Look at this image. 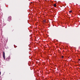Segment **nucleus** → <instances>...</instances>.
<instances>
[{
  "mask_svg": "<svg viewBox=\"0 0 80 80\" xmlns=\"http://www.w3.org/2000/svg\"><path fill=\"white\" fill-rule=\"evenodd\" d=\"M69 13H72V11H69Z\"/></svg>",
  "mask_w": 80,
  "mask_h": 80,
  "instance_id": "39448f33",
  "label": "nucleus"
},
{
  "mask_svg": "<svg viewBox=\"0 0 80 80\" xmlns=\"http://www.w3.org/2000/svg\"><path fill=\"white\" fill-rule=\"evenodd\" d=\"M8 20H8V21H10V20H12V17L11 16H9V17H8Z\"/></svg>",
  "mask_w": 80,
  "mask_h": 80,
  "instance_id": "7ed1b4c3",
  "label": "nucleus"
},
{
  "mask_svg": "<svg viewBox=\"0 0 80 80\" xmlns=\"http://www.w3.org/2000/svg\"><path fill=\"white\" fill-rule=\"evenodd\" d=\"M53 6H54V7H57V5H56V4H54Z\"/></svg>",
  "mask_w": 80,
  "mask_h": 80,
  "instance_id": "20e7f679",
  "label": "nucleus"
},
{
  "mask_svg": "<svg viewBox=\"0 0 80 80\" xmlns=\"http://www.w3.org/2000/svg\"><path fill=\"white\" fill-rule=\"evenodd\" d=\"M63 58V57H62V58Z\"/></svg>",
  "mask_w": 80,
  "mask_h": 80,
  "instance_id": "6e6552de",
  "label": "nucleus"
},
{
  "mask_svg": "<svg viewBox=\"0 0 80 80\" xmlns=\"http://www.w3.org/2000/svg\"><path fill=\"white\" fill-rule=\"evenodd\" d=\"M10 59V57L9 56L8 58H6V60L7 61H9V60Z\"/></svg>",
  "mask_w": 80,
  "mask_h": 80,
  "instance_id": "f03ea898",
  "label": "nucleus"
},
{
  "mask_svg": "<svg viewBox=\"0 0 80 80\" xmlns=\"http://www.w3.org/2000/svg\"><path fill=\"white\" fill-rule=\"evenodd\" d=\"M46 22V20H45L44 21V22Z\"/></svg>",
  "mask_w": 80,
  "mask_h": 80,
  "instance_id": "423d86ee",
  "label": "nucleus"
},
{
  "mask_svg": "<svg viewBox=\"0 0 80 80\" xmlns=\"http://www.w3.org/2000/svg\"><path fill=\"white\" fill-rule=\"evenodd\" d=\"M3 58L4 60L5 59V52H3Z\"/></svg>",
  "mask_w": 80,
  "mask_h": 80,
  "instance_id": "f257e3e1",
  "label": "nucleus"
},
{
  "mask_svg": "<svg viewBox=\"0 0 80 80\" xmlns=\"http://www.w3.org/2000/svg\"><path fill=\"white\" fill-rule=\"evenodd\" d=\"M1 75V72H0V75Z\"/></svg>",
  "mask_w": 80,
  "mask_h": 80,
  "instance_id": "0eeeda50",
  "label": "nucleus"
}]
</instances>
